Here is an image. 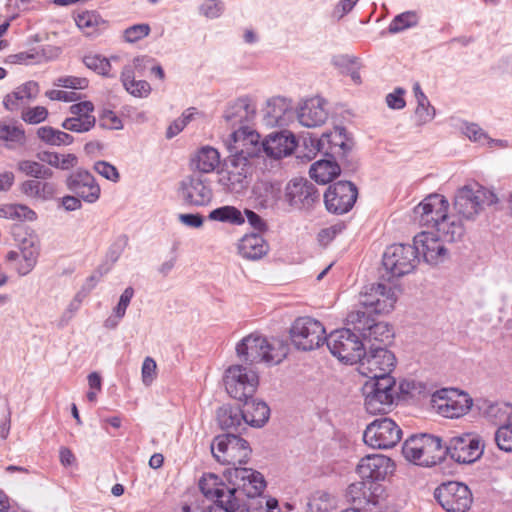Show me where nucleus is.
<instances>
[{"instance_id": "1", "label": "nucleus", "mask_w": 512, "mask_h": 512, "mask_svg": "<svg viewBox=\"0 0 512 512\" xmlns=\"http://www.w3.org/2000/svg\"><path fill=\"white\" fill-rule=\"evenodd\" d=\"M356 471L362 481L349 485L347 496L354 504L372 512L370 506L380 504L383 488L377 481H383L394 471L392 460L382 454H370L361 458Z\"/></svg>"}, {"instance_id": "2", "label": "nucleus", "mask_w": 512, "mask_h": 512, "mask_svg": "<svg viewBox=\"0 0 512 512\" xmlns=\"http://www.w3.org/2000/svg\"><path fill=\"white\" fill-rule=\"evenodd\" d=\"M288 351L289 347L283 341L276 338L268 339L256 333L244 337L236 346L238 357L251 364H279L287 356Z\"/></svg>"}, {"instance_id": "3", "label": "nucleus", "mask_w": 512, "mask_h": 512, "mask_svg": "<svg viewBox=\"0 0 512 512\" xmlns=\"http://www.w3.org/2000/svg\"><path fill=\"white\" fill-rule=\"evenodd\" d=\"M255 163L246 158L228 156L218 170L217 183L225 193L243 195L253 179Z\"/></svg>"}, {"instance_id": "4", "label": "nucleus", "mask_w": 512, "mask_h": 512, "mask_svg": "<svg viewBox=\"0 0 512 512\" xmlns=\"http://www.w3.org/2000/svg\"><path fill=\"white\" fill-rule=\"evenodd\" d=\"M227 481L230 485L227 498L232 501H237L239 509L245 503L243 496L250 500L252 497L262 494L266 487V481L263 475L251 468L246 467H232L227 470Z\"/></svg>"}, {"instance_id": "5", "label": "nucleus", "mask_w": 512, "mask_h": 512, "mask_svg": "<svg viewBox=\"0 0 512 512\" xmlns=\"http://www.w3.org/2000/svg\"><path fill=\"white\" fill-rule=\"evenodd\" d=\"M404 457L416 465L431 467L445 458L441 439L430 434L412 435L403 444Z\"/></svg>"}, {"instance_id": "6", "label": "nucleus", "mask_w": 512, "mask_h": 512, "mask_svg": "<svg viewBox=\"0 0 512 512\" xmlns=\"http://www.w3.org/2000/svg\"><path fill=\"white\" fill-rule=\"evenodd\" d=\"M496 195L479 185L472 183L459 188L454 198V209L458 216L473 220L485 206L496 203Z\"/></svg>"}, {"instance_id": "7", "label": "nucleus", "mask_w": 512, "mask_h": 512, "mask_svg": "<svg viewBox=\"0 0 512 512\" xmlns=\"http://www.w3.org/2000/svg\"><path fill=\"white\" fill-rule=\"evenodd\" d=\"M347 324L358 332L365 345L369 347H385L391 343L394 333L392 327L385 322H376L366 312H351L347 316Z\"/></svg>"}, {"instance_id": "8", "label": "nucleus", "mask_w": 512, "mask_h": 512, "mask_svg": "<svg viewBox=\"0 0 512 512\" xmlns=\"http://www.w3.org/2000/svg\"><path fill=\"white\" fill-rule=\"evenodd\" d=\"M365 409L370 414L387 413L398 395L393 377L368 380L363 386Z\"/></svg>"}, {"instance_id": "9", "label": "nucleus", "mask_w": 512, "mask_h": 512, "mask_svg": "<svg viewBox=\"0 0 512 512\" xmlns=\"http://www.w3.org/2000/svg\"><path fill=\"white\" fill-rule=\"evenodd\" d=\"M351 328L331 332L326 339L331 354L346 364H355L364 355L365 343Z\"/></svg>"}, {"instance_id": "10", "label": "nucleus", "mask_w": 512, "mask_h": 512, "mask_svg": "<svg viewBox=\"0 0 512 512\" xmlns=\"http://www.w3.org/2000/svg\"><path fill=\"white\" fill-rule=\"evenodd\" d=\"M211 452L219 463L239 467L246 464L251 449L245 439L236 434L227 433L214 438Z\"/></svg>"}, {"instance_id": "11", "label": "nucleus", "mask_w": 512, "mask_h": 512, "mask_svg": "<svg viewBox=\"0 0 512 512\" xmlns=\"http://www.w3.org/2000/svg\"><path fill=\"white\" fill-rule=\"evenodd\" d=\"M419 263L413 245L393 244L386 248L382 264L385 270L383 277L387 280L399 278L411 273Z\"/></svg>"}, {"instance_id": "12", "label": "nucleus", "mask_w": 512, "mask_h": 512, "mask_svg": "<svg viewBox=\"0 0 512 512\" xmlns=\"http://www.w3.org/2000/svg\"><path fill=\"white\" fill-rule=\"evenodd\" d=\"M325 328L322 323L311 317L297 318L290 328V337L294 346L310 351L326 342Z\"/></svg>"}, {"instance_id": "13", "label": "nucleus", "mask_w": 512, "mask_h": 512, "mask_svg": "<svg viewBox=\"0 0 512 512\" xmlns=\"http://www.w3.org/2000/svg\"><path fill=\"white\" fill-rule=\"evenodd\" d=\"M224 383L227 393L232 398L243 401L254 396L259 379L257 373L252 369L234 365L226 370Z\"/></svg>"}, {"instance_id": "14", "label": "nucleus", "mask_w": 512, "mask_h": 512, "mask_svg": "<svg viewBox=\"0 0 512 512\" xmlns=\"http://www.w3.org/2000/svg\"><path fill=\"white\" fill-rule=\"evenodd\" d=\"M402 438V430L391 418L381 417L367 425L364 433V442L377 449H389L397 445Z\"/></svg>"}, {"instance_id": "15", "label": "nucleus", "mask_w": 512, "mask_h": 512, "mask_svg": "<svg viewBox=\"0 0 512 512\" xmlns=\"http://www.w3.org/2000/svg\"><path fill=\"white\" fill-rule=\"evenodd\" d=\"M396 358L387 348L372 344L369 351L365 352L359 362V372L369 380H377L382 377H391Z\"/></svg>"}, {"instance_id": "16", "label": "nucleus", "mask_w": 512, "mask_h": 512, "mask_svg": "<svg viewBox=\"0 0 512 512\" xmlns=\"http://www.w3.org/2000/svg\"><path fill=\"white\" fill-rule=\"evenodd\" d=\"M434 496L447 512H468L473 502L469 487L456 481L441 484L435 490Z\"/></svg>"}, {"instance_id": "17", "label": "nucleus", "mask_w": 512, "mask_h": 512, "mask_svg": "<svg viewBox=\"0 0 512 512\" xmlns=\"http://www.w3.org/2000/svg\"><path fill=\"white\" fill-rule=\"evenodd\" d=\"M445 456L458 463L470 464L483 454L484 444L477 434L464 433L451 437L444 446Z\"/></svg>"}, {"instance_id": "18", "label": "nucleus", "mask_w": 512, "mask_h": 512, "mask_svg": "<svg viewBox=\"0 0 512 512\" xmlns=\"http://www.w3.org/2000/svg\"><path fill=\"white\" fill-rule=\"evenodd\" d=\"M396 301L394 288L382 283L366 286L359 297V303L364 307L363 312H366V315L389 313Z\"/></svg>"}, {"instance_id": "19", "label": "nucleus", "mask_w": 512, "mask_h": 512, "mask_svg": "<svg viewBox=\"0 0 512 512\" xmlns=\"http://www.w3.org/2000/svg\"><path fill=\"white\" fill-rule=\"evenodd\" d=\"M225 145L230 152L229 156L246 158L250 163H255V158L262 148L260 135L251 126L235 129L229 135Z\"/></svg>"}, {"instance_id": "20", "label": "nucleus", "mask_w": 512, "mask_h": 512, "mask_svg": "<svg viewBox=\"0 0 512 512\" xmlns=\"http://www.w3.org/2000/svg\"><path fill=\"white\" fill-rule=\"evenodd\" d=\"M358 196L355 184L350 181H338L330 185L324 194V203L329 212L344 214L352 209Z\"/></svg>"}, {"instance_id": "21", "label": "nucleus", "mask_w": 512, "mask_h": 512, "mask_svg": "<svg viewBox=\"0 0 512 512\" xmlns=\"http://www.w3.org/2000/svg\"><path fill=\"white\" fill-rule=\"evenodd\" d=\"M285 198L290 206L300 210H311L320 203L318 189L304 178L292 179L287 184Z\"/></svg>"}, {"instance_id": "22", "label": "nucleus", "mask_w": 512, "mask_h": 512, "mask_svg": "<svg viewBox=\"0 0 512 512\" xmlns=\"http://www.w3.org/2000/svg\"><path fill=\"white\" fill-rule=\"evenodd\" d=\"M413 247L417 257L430 265H437L445 261L448 251L439 235L431 231H422L414 236Z\"/></svg>"}, {"instance_id": "23", "label": "nucleus", "mask_w": 512, "mask_h": 512, "mask_svg": "<svg viewBox=\"0 0 512 512\" xmlns=\"http://www.w3.org/2000/svg\"><path fill=\"white\" fill-rule=\"evenodd\" d=\"M309 141L315 151L331 158H344L352 147L343 127H336L323 133L320 138H310Z\"/></svg>"}, {"instance_id": "24", "label": "nucleus", "mask_w": 512, "mask_h": 512, "mask_svg": "<svg viewBox=\"0 0 512 512\" xmlns=\"http://www.w3.org/2000/svg\"><path fill=\"white\" fill-rule=\"evenodd\" d=\"M449 202L441 194H430L421 203H419L414 213L421 226L427 228H436L438 223L448 214Z\"/></svg>"}, {"instance_id": "25", "label": "nucleus", "mask_w": 512, "mask_h": 512, "mask_svg": "<svg viewBox=\"0 0 512 512\" xmlns=\"http://www.w3.org/2000/svg\"><path fill=\"white\" fill-rule=\"evenodd\" d=\"M213 195L211 181L201 175H190L181 182L182 199L191 206H207L211 203Z\"/></svg>"}, {"instance_id": "26", "label": "nucleus", "mask_w": 512, "mask_h": 512, "mask_svg": "<svg viewBox=\"0 0 512 512\" xmlns=\"http://www.w3.org/2000/svg\"><path fill=\"white\" fill-rule=\"evenodd\" d=\"M67 188L84 202L95 203L101 194V189L95 177L87 170L79 168L66 179Z\"/></svg>"}, {"instance_id": "27", "label": "nucleus", "mask_w": 512, "mask_h": 512, "mask_svg": "<svg viewBox=\"0 0 512 512\" xmlns=\"http://www.w3.org/2000/svg\"><path fill=\"white\" fill-rule=\"evenodd\" d=\"M438 412L446 418H459L468 413L472 407L473 400L468 394L459 393L457 390L443 389L438 392Z\"/></svg>"}, {"instance_id": "28", "label": "nucleus", "mask_w": 512, "mask_h": 512, "mask_svg": "<svg viewBox=\"0 0 512 512\" xmlns=\"http://www.w3.org/2000/svg\"><path fill=\"white\" fill-rule=\"evenodd\" d=\"M256 104L252 98L245 96L230 103L224 111L223 118L231 128L242 129L251 126L256 117Z\"/></svg>"}, {"instance_id": "29", "label": "nucleus", "mask_w": 512, "mask_h": 512, "mask_svg": "<svg viewBox=\"0 0 512 512\" xmlns=\"http://www.w3.org/2000/svg\"><path fill=\"white\" fill-rule=\"evenodd\" d=\"M327 104L320 96L304 100L297 110L299 123L308 128L323 125L328 119Z\"/></svg>"}, {"instance_id": "30", "label": "nucleus", "mask_w": 512, "mask_h": 512, "mask_svg": "<svg viewBox=\"0 0 512 512\" xmlns=\"http://www.w3.org/2000/svg\"><path fill=\"white\" fill-rule=\"evenodd\" d=\"M296 146L295 136L286 130L271 133L262 142V148L266 155L275 159L292 154Z\"/></svg>"}, {"instance_id": "31", "label": "nucleus", "mask_w": 512, "mask_h": 512, "mask_svg": "<svg viewBox=\"0 0 512 512\" xmlns=\"http://www.w3.org/2000/svg\"><path fill=\"white\" fill-rule=\"evenodd\" d=\"M21 255L19 263L15 264V270L20 276L28 275L36 266L39 256V245L36 236L29 235L19 240Z\"/></svg>"}, {"instance_id": "32", "label": "nucleus", "mask_w": 512, "mask_h": 512, "mask_svg": "<svg viewBox=\"0 0 512 512\" xmlns=\"http://www.w3.org/2000/svg\"><path fill=\"white\" fill-rule=\"evenodd\" d=\"M40 92L39 84L35 81H27L18 86L13 92L3 99L5 109L13 112L19 110L32 100H35Z\"/></svg>"}, {"instance_id": "33", "label": "nucleus", "mask_w": 512, "mask_h": 512, "mask_svg": "<svg viewBox=\"0 0 512 512\" xmlns=\"http://www.w3.org/2000/svg\"><path fill=\"white\" fill-rule=\"evenodd\" d=\"M199 489L206 498L214 500V503H224L230 485L213 473H205L199 480Z\"/></svg>"}, {"instance_id": "34", "label": "nucleus", "mask_w": 512, "mask_h": 512, "mask_svg": "<svg viewBox=\"0 0 512 512\" xmlns=\"http://www.w3.org/2000/svg\"><path fill=\"white\" fill-rule=\"evenodd\" d=\"M290 115V102L284 97H274L267 102L264 121L268 126H284Z\"/></svg>"}, {"instance_id": "35", "label": "nucleus", "mask_w": 512, "mask_h": 512, "mask_svg": "<svg viewBox=\"0 0 512 512\" xmlns=\"http://www.w3.org/2000/svg\"><path fill=\"white\" fill-rule=\"evenodd\" d=\"M243 402L244 422L255 428L264 426L270 417V408L268 405L253 397L243 400Z\"/></svg>"}, {"instance_id": "36", "label": "nucleus", "mask_w": 512, "mask_h": 512, "mask_svg": "<svg viewBox=\"0 0 512 512\" xmlns=\"http://www.w3.org/2000/svg\"><path fill=\"white\" fill-rule=\"evenodd\" d=\"M269 245L258 233L243 236L238 244L239 254L249 260L261 259L268 253Z\"/></svg>"}, {"instance_id": "37", "label": "nucleus", "mask_w": 512, "mask_h": 512, "mask_svg": "<svg viewBox=\"0 0 512 512\" xmlns=\"http://www.w3.org/2000/svg\"><path fill=\"white\" fill-rule=\"evenodd\" d=\"M220 164V154L211 146L201 147L191 158L190 166L193 171L211 173Z\"/></svg>"}, {"instance_id": "38", "label": "nucleus", "mask_w": 512, "mask_h": 512, "mask_svg": "<svg viewBox=\"0 0 512 512\" xmlns=\"http://www.w3.org/2000/svg\"><path fill=\"white\" fill-rule=\"evenodd\" d=\"M309 174L316 182L326 184L340 174V167L336 162V158L326 157L313 163Z\"/></svg>"}, {"instance_id": "39", "label": "nucleus", "mask_w": 512, "mask_h": 512, "mask_svg": "<svg viewBox=\"0 0 512 512\" xmlns=\"http://www.w3.org/2000/svg\"><path fill=\"white\" fill-rule=\"evenodd\" d=\"M281 188L277 183L260 181L253 187V195L262 208L273 207L280 198Z\"/></svg>"}, {"instance_id": "40", "label": "nucleus", "mask_w": 512, "mask_h": 512, "mask_svg": "<svg viewBox=\"0 0 512 512\" xmlns=\"http://www.w3.org/2000/svg\"><path fill=\"white\" fill-rule=\"evenodd\" d=\"M435 230L437 235L447 242L460 240L465 232L464 226L457 215L449 214L438 223Z\"/></svg>"}, {"instance_id": "41", "label": "nucleus", "mask_w": 512, "mask_h": 512, "mask_svg": "<svg viewBox=\"0 0 512 512\" xmlns=\"http://www.w3.org/2000/svg\"><path fill=\"white\" fill-rule=\"evenodd\" d=\"M76 24L80 30L88 36H93L105 30L108 26L105 21L95 11H84L75 18Z\"/></svg>"}, {"instance_id": "42", "label": "nucleus", "mask_w": 512, "mask_h": 512, "mask_svg": "<svg viewBox=\"0 0 512 512\" xmlns=\"http://www.w3.org/2000/svg\"><path fill=\"white\" fill-rule=\"evenodd\" d=\"M209 220L240 226L245 223V217L240 209L232 205H225L213 209L208 215Z\"/></svg>"}, {"instance_id": "43", "label": "nucleus", "mask_w": 512, "mask_h": 512, "mask_svg": "<svg viewBox=\"0 0 512 512\" xmlns=\"http://www.w3.org/2000/svg\"><path fill=\"white\" fill-rule=\"evenodd\" d=\"M217 421L222 429H235L244 421L243 407L236 408L230 405H223L217 410Z\"/></svg>"}, {"instance_id": "44", "label": "nucleus", "mask_w": 512, "mask_h": 512, "mask_svg": "<svg viewBox=\"0 0 512 512\" xmlns=\"http://www.w3.org/2000/svg\"><path fill=\"white\" fill-rule=\"evenodd\" d=\"M118 56H112L110 59L103 57L100 54H87L83 58L85 66L96 73L107 76L115 77L116 74L112 72L111 61H117Z\"/></svg>"}, {"instance_id": "45", "label": "nucleus", "mask_w": 512, "mask_h": 512, "mask_svg": "<svg viewBox=\"0 0 512 512\" xmlns=\"http://www.w3.org/2000/svg\"><path fill=\"white\" fill-rule=\"evenodd\" d=\"M37 136L51 146H66L73 143L74 138L70 134L55 129L51 126H43L37 130Z\"/></svg>"}, {"instance_id": "46", "label": "nucleus", "mask_w": 512, "mask_h": 512, "mask_svg": "<svg viewBox=\"0 0 512 512\" xmlns=\"http://www.w3.org/2000/svg\"><path fill=\"white\" fill-rule=\"evenodd\" d=\"M420 16L417 11L409 10L396 15L390 22L387 31L390 34H398L406 29L416 27Z\"/></svg>"}, {"instance_id": "47", "label": "nucleus", "mask_w": 512, "mask_h": 512, "mask_svg": "<svg viewBox=\"0 0 512 512\" xmlns=\"http://www.w3.org/2000/svg\"><path fill=\"white\" fill-rule=\"evenodd\" d=\"M246 512H281L277 499L263 496L252 497L242 504Z\"/></svg>"}, {"instance_id": "48", "label": "nucleus", "mask_w": 512, "mask_h": 512, "mask_svg": "<svg viewBox=\"0 0 512 512\" xmlns=\"http://www.w3.org/2000/svg\"><path fill=\"white\" fill-rule=\"evenodd\" d=\"M17 169L26 176L36 179H50L53 171L37 161L21 160L17 163Z\"/></svg>"}, {"instance_id": "49", "label": "nucleus", "mask_w": 512, "mask_h": 512, "mask_svg": "<svg viewBox=\"0 0 512 512\" xmlns=\"http://www.w3.org/2000/svg\"><path fill=\"white\" fill-rule=\"evenodd\" d=\"M25 142V132L22 128L14 125L0 124V145L5 143L6 147L13 148L14 145H22Z\"/></svg>"}, {"instance_id": "50", "label": "nucleus", "mask_w": 512, "mask_h": 512, "mask_svg": "<svg viewBox=\"0 0 512 512\" xmlns=\"http://www.w3.org/2000/svg\"><path fill=\"white\" fill-rule=\"evenodd\" d=\"M464 135L471 141L479 143L481 145L492 146L493 144L502 146V140H494L490 138L484 130L475 123H466L463 126Z\"/></svg>"}, {"instance_id": "51", "label": "nucleus", "mask_w": 512, "mask_h": 512, "mask_svg": "<svg viewBox=\"0 0 512 512\" xmlns=\"http://www.w3.org/2000/svg\"><path fill=\"white\" fill-rule=\"evenodd\" d=\"M225 3L222 0H203L198 6V13L209 20L220 18L225 12Z\"/></svg>"}, {"instance_id": "52", "label": "nucleus", "mask_w": 512, "mask_h": 512, "mask_svg": "<svg viewBox=\"0 0 512 512\" xmlns=\"http://www.w3.org/2000/svg\"><path fill=\"white\" fill-rule=\"evenodd\" d=\"M95 124V117H86V119L68 117L62 122L61 126L63 129L71 132L85 133L90 131L95 126Z\"/></svg>"}, {"instance_id": "53", "label": "nucleus", "mask_w": 512, "mask_h": 512, "mask_svg": "<svg viewBox=\"0 0 512 512\" xmlns=\"http://www.w3.org/2000/svg\"><path fill=\"white\" fill-rule=\"evenodd\" d=\"M195 114H197V109L194 107L188 108L185 110L182 115L175 119L166 130V138L172 139L176 135H178L187 124L194 118Z\"/></svg>"}, {"instance_id": "54", "label": "nucleus", "mask_w": 512, "mask_h": 512, "mask_svg": "<svg viewBox=\"0 0 512 512\" xmlns=\"http://www.w3.org/2000/svg\"><path fill=\"white\" fill-rule=\"evenodd\" d=\"M497 447L504 452H512V422L497 428L494 434Z\"/></svg>"}, {"instance_id": "55", "label": "nucleus", "mask_w": 512, "mask_h": 512, "mask_svg": "<svg viewBox=\"0 0 512 512\" xmlns=\"http://www.w3.org/2000/svg\"><path fill=\"white\" fill-rule=\"evenodd\" d=\"M151 32L147 23L134 24L123 31V39L127 43H136L147 37Z\"/></svg>"}, {"instance_id": "56", "label": "nucleus", "mask_w": 512, "mask_h": 512, "mask_svg": "<svg viewBox=\"0 0 512 512\" xmlns=\"http://www.w3.org/2000/svg\"><path fill=\"white\" fill-rule=\"evenodd\" d=\"M415 115L419 124L428 123L435 117V108L430 105L425 94H421L420 100L417 101Z\"/></svg>"}, {"instance_id": "57", "label": "nucleus", "mask_w": 512, "mask_h": 512, "mask_svg": "<svg viewBox=\"0 0 512 512\" xmlns=\"http://www.w3.org/2000/svg\"><path fill=\"white\" fill-rule=\"evenodd\" d=\"M43 55L36 49L29 51H22L16 54L9 55L7 62L11 64H33L41 61Z\"/></svg>"}, {"instance_id": "58", "label": "nucleus", "mask_w": 512, "mask_h": 512, "mask_svg": "<svg viewBox=\"0 0 512 512\" xmlns=\"http://www.w3.org/2000/svg\"><path fill=\"white\" fill-rule=\"evenodd\" d=\"M48 117V110L44 106L27 108L22 112L21 118L28 124H39Z\"/></svg>"}, {"instance_id": "59", "label": "nucleus", "mask_w": 512, "mask_h": 512, "mask_svg": "<svg viewBox=\"0 0 512 512\" xmlns=\"http://www.w3.org/2000/svg\"><path fill=\"white\" fill-rule=\"evenodd\" d=\"M157 376V364L152 357H146L142 363L141 378L145 386H150Z\"/></svg>"}, {"instance_id": "60", "label": "nucleus", "mask_w": 512, "mask_h": 512, "mask_svg": "<svg viewBox=\"0 0 512 512\" xmlns=\"http://www.w3.org/2000/svg\"><path fill=\"white\" fill-rule=\"evenodd\" d=\"M94 170L107 180L118 182L120 175L117 168L106 161H97L94 164Z\"/></svg>"}, {"instance_id": "61", "label": "nucleus", "mask_w": 512, "mask_h": 512, "mask_svg": "<svg viewBox=\"0 0 512 512\" xmlns=\"http://www.w3.org/2000/svg\"><path fill=\"white\" fill-rule=\"evenodd\" d=\"M69 112L72 114L71 117H76L80 119H86V117H95L93 115L94 105L91 101H82L72 104L69 107Z\"/></svg>"}, {"instance_id": "62", "label": "nucleus", "mask_w": 512, "mask_h": 512, "mask_svg": "<svg viewBox=\"0 0 512 512\" xmlns=\"http://www.w3.org/2000/svg\"><path fill=\"white\" fill-rule=\"evenodd\" d=\"M131 95L139 98L147 97L151 92L150 84L145 80H134L124 86Z\"/></svg>"}, {"instance_id": "63", "label": "nucleus", "mask_w": 512, "mask_h": 512, "mask_svg": "<svg viewBox=\"0 0 512 512\" xmlns=\"http://www.w3.org/2000/svg\"><path fill=\"white\" fill-rule=\"evenodd\" d=\"M54 85L71 89H85L88 86V80L75 76H63L57 78Z\"/></svg>"}, {"instance_id": "64", "label": "nucleus", "mask_w": 512, "mask_h": 512, "mask_svg": "<svg viewBox=\"0 0 512 512\" xmlns=\"http://www.w3.org/2000/svg\"><path fill=\"white\" fill-rule=\"evenodd\" d=\"M238 510L240 509L237 501H232L228 498L224 501V503H214L207 507L201 508V512H237Z\"/></svg>"}]
</instances>
